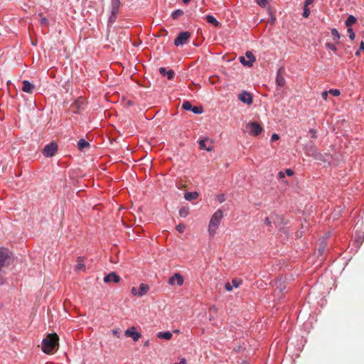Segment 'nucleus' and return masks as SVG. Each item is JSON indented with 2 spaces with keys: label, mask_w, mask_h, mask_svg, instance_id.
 I'll return each instance as SVG.
<instances>
[{
  "label": "nucleus",
  "mask_w": 364,
  "mask_h": 364,
  "mask_svg": "<svg viewBox=\"0 0 364 364\" xmlns=\"http://www.w3.org/2000/svg\"><path fill=\"white\" fill-rule=\"evenodd\" d=\"M198 193L196 191L194 192H186L184 194V198L186 200L191 201L192 200H195L198 197Z\"/></svg>",
  "instance_id": "aec40b11"
},
{
  "label": "nucleus",
  "mask_w": 364,
  "mask_h": 364,
  "mask_svg": "<svg viewBox=\"0 0 364 364\" xmlns=\"http://www.w3.org/2000/svg\"><path fill=\"white\" fill-rule=\"evenodd\" d=\"M328 94H329L328 91H326H326L322 92V93H321V97H322V98H323L324 100H327V98H328Z\"/></svg>",
  "instance_id": "79ce46f5"
},
{
  "label": "nucleus",
  "mask_w": 364,
  "mask_h": 364,
  "mask_svg": "<svg viewBox=\"0 0 364 364\" xmlns=\"http://www.w3.org/2000/svg\"><path fill=\"white\" fill-rule=\"evenodd\" d=\"M85 269V265L84 264V258L79 257L77 259V264L75 266L76 271H83Z\"/></svg>",
  "instance_id": "a211bd4d"
},
{
  "label": "nucleus",
  "mask_w": 364,
  "mask_h": 364,
  "mask_svg": "<svg viewBox=\"0 0 364 364\" xmlns=\"http://www.w3.org/2000/svg\"><path fill=\"white\" fill-rule=\"evenodd\" d=\"M326 48L331 50H333V51H336L337 50L336 47L335 45L331 43H327L326 44Z\"/></svg>",
  "instance_id": "e433bc0d"
},
{
  "label": "nucleus",
  "mask_w": 364,
  "mask_h": 364,
  "mask_svg": "<svg viewBox=\"0 0 364 364\" xmlns=\"http://www.w3.org/2000/svg\"><path fill=\"white\" fill-rule=\"evenodd\" d=\"M246 127L247 132L253 136H258L263 130L261 125L257 122H249Z\"/></svg>",
  "instance_id": "20e7f679"
},
{
  "label": "nucleus",
  "mask_w": 364,
  "mask_h": 364,
  "mask_svg": "<svg viewBox=\"0 0 364 364\" xmlns=\"http://www.w3.org/2000/svg\"><path fill=\"white\" fill-rule=\"evenodd\" d=\"M314 0H305L304 6H308L309 5L311 4Z\"/></svg>",
  "instance_id": "09e8293b"
},
{
  "label": "nucleus",
  "mask_w": 364,
  "mask_h": 364,
  "mask_svg": "<svg viewBox=\"0 0 364 364\" xmlns=\"http://www.w3.org/2000/svg\"><path fill=\"white\" fill-rule=\"evenodd\" d=\"M149 345V341H146L145 343H144V346H148Z\"/></svg>",
  "instance_id": "13d9d810"
},
{
  "label": "nucleus",
  "mask_w": 364,
  "mask_h": 364,
  "mask_svg": "<svg viewBox=\"0 0 364 364\" xmlns=\"http://www.w3.org/2000/svg\"><path fill=\"white\" fill-rule=\"evenodd\" d=\"M364 50V42L361 41L360 43L359 50L355 52V55H358L360 54V50Z\"/></svg>",
  "instance_id": "58836bf2"
},
{
  "label": "nucleus",
  "mask_w": 364,
  "mask_h": 364,
  "mask_svg": "<svg viewBox=\"0 0 364 364\" xmlns=\"http://www.w3.org/2000/svg\"><path fill=\"white\" fill-rule=\"evenodd\" d=\"M223 218V212L220 209L217 210L212 215L208 225V232L210 236L215 235Z\"/></svg>",
  "instance_id": "f03ea898"
},
{
  "label": "nucleus",
  "mask_w": 364,
  "mask_h": 364,
  "mask_svg": "<svg viewBox=\"0 0 364 364\" xmlns=\"http://www.w3.org/2000/svg\"><path fill=\"white\" fill-rule=\"evenodd\" d=\"M206 141H207V139H202L199 140L198 144H199L200 149L206 150L208 151H213V146L210 145V146H207L206 144H205Z\"/></svg>",
  "instance_id": "f3484780"
},
{
  "label": "nucleus",
  "mask_w": 364,
  "mask_h": 364,
  "mask_svg": "<svg viewBox=\"0 0 364 364\" xmlns=\"http://www.w3.org/2000/svg\"><path fill=\"white\" fill-rule=\"evenodd\" d=\"M356 18L353 15H349L346 19L345 24L348 28H350L353 24L356 22Z\"/></svg>",
  "instance_id": "5701e85b"
},
{
  "label": "nucleus",
  "mask_w": 364,
  "mask_h": 364,
  "mask_svg": "<svg viewBox=\"0 0 364 364\" xmlns=\"http://www.w3.org/2000/svg\"><path fill=\"white\" fill-rule=\"evenodd\" d=\"M225 289L228 291H230L232 290L233 287L232 286V284L229 282L226 283L225 285Z\"/></svg>",
  "instance_id": "a19ab883"
},
{
  "label": "nucleus",
  "mask_w": 364,
  "mask_h": 364,
  "mask_svg": "<svg viewBox=\"0 0 364 364\" xmlns=\"http://www.w3.org/2000/svg\"><path fill=\"white\" fill-rule=\"evenodd\" d=\"M84 104H85L84 100L82 98H78L73 102L72 106L73 108H75L77 110H80V109L84 108Z\"/></svg>",
  "instance_id": "6ab92c4d"
},
{
  "label": "nucleus",
  "mask_w": 364,
  "mask_h": 364,
  "mask_svg": "<svg viewBox=\"0 0 364 364\" xmlns=\"http://www.w3.org/2000/svg\"><path fill=\"white\" fill-rule=\"evenodd\" d=\"M218 200L219 203H220L224 202L225 200V196L224 195L219 196Z\"/></svg>",
  "instance_id": "de8ad7c7"
},
{
  "label": "nucleus",
  "mask_w": 364,
  "mask_h": 364,
  "mask_svg": "<svg viewBox=\"0 0 364 364\" xmlns=\"http://www.w3.org/2000/svg\"><path fill=\"white\" fill-rule=\"evenodd\" d=\"M183 282H184L183 277L179 273L174 274L168 279V284L170 285H174L175 284H176L178 286H182L183 284Z\"/></svg>",
  "instance_id": "1a4fd4ad"
},
{
  "label": "nucleus",
  "mask_w": 364,
  "mask_h": 364,
  "mask_svg": "<svg viewBox=\"0 0 364 364\" xmlns=\"http://www.w3.org/2000/svg\"><path fill=\"white\" fill-rule=\"evenodd\" d=\"M238 98L243 103H245L248 105H250L252 103V97L247 92L244 91L242 93H240L238 96Z\"/></svg>",
  "instance_id": "9b49d317"
},
{
  "label": "nucleus",
  "mask_w": 364,
  "mask_h": 364,
  "mask_svg": "<svg viewBox=\"0 0 364 364\" xmlns=\"http://www.w3.org/2000/svg\"><path fill=\"white\" fill-rule=\"evenodd\" d=\"M179 215L182 218H186L189 214V208L188 207H182L178 211Z\"/></svg>",
  "instance_id": "393cba45"
},
{
  "label": "nucleus",
  "mask_w": 364,
  "mask_h": 364,
  "mask_svg": "<svg viewBox=\"0 0 364 364\" xmlns=\"http://www.w3.org/2000/svg\"><path fill=\"white\" fill-rule=\"evenodd\" d=\"M172 333L170 331L159 332L157 335L158 338L161 339L170 340L172 338Z\"/></svg>",
  "instance_id": "4be33fe9"
},
{
  "label": "nucleus",
  "mask_w": 364,
  "mask_h": 364,
  "mask_svg": "<svg viewBox=\"0 0 364 364\" xmlns=\"http://www.w3.org/2000/svg\"><path fill=\"white\" fill-rule=\"evenodd\" d=\"M159 73L161 75L166 77L168 80H171L174 77V72L173 70L170 69V70H167L164 67H161L159 68Z\"/></svg>",
  "instance_id": "4468645a"
},
{
  "label": "nucleus",
  "mask_w": 364,
  "mask_h": 364,
  "mask_svg": "<svg viewBox=\"0 0 364 364\" xmlns=\"http://www.w3.org/2000/svg\"><path fill=\"white\" fill-rule=\"evenodd\" d=\"M230 284H232V287L237 288L240 285L241 282L237 279H234L232 280Z\"/></svg>",
  "instance_id": "72a5a7b5"
},
{
  "label": "nucleus",
  "mask_w": 364,
  "mask_h": 364,
  "mask_svg": "<svg viewBox=\"0 0 364 364\" xmlns=\"http://www.w3.org/2000/svg\"><path fill=\"white\" fill-rule=\"evenodd\" d=\"M190 36L191 33L188 31L181 32L175 38L174 45L176 46H180L186 44Z\"/></svg>",
  "instance_id": "423d86ee"
},
{
  "label": "nucleus",
  "mask_w": 364,
  "mask_h": 364,
  "mask_svg": "<svg viewBox=\"0 0 364 364\" xmlns=\"http://www.w3.org/2000/svg\"><path fill=\"white\" fill-rule=\"evenodd\" d=\"M112 333L116 336L117 338H119L120 333L118 330L114 329L112 330Z\"/></svg>",
  "instance_id": "3c124183"
},
{
  "label": "nucleus",
  "mask_w": 364,
  "mask_h": 364,
  "mask_svg": "<svg viewBox=\"0 0 364 364\" xmlns=\"http://www.w3.org/2000/svg\"><path fill=\"white\" fill-rule=\"evenodd\" d=\"M285 173H287L288 176H291L294 175V171L291 169H287Z\"/></svg>",
  "instance_id": "a18cd8bd"
},
{
  "label": "nucleus",
  "mask_w": 364,
  "mask_h": 364,
  "mask_svg": "<svg viewBox=\"0 0 364 364\" xmlns=\"http://www.w3.org/2000/svg\"><path fill=\"white\" fill-rule=\"evenodd\" d=\"M310 9L308 8V6H304V11H303V14L302 16L304 17V18H307L310 15Z\"/></svg>",
  "instance_id": "f704fd0d"
},
{
  "label": "nucleus",
  "mask_w": 364,
  "mask_h": 364,
  "mask_svg": "<svg viewBox=\"0 0 364 364\" xmlns=\"http://www.w3.org/2000/svg\"><path fill=\"white\" fill-rule=\"evenodd\" d=\"M283 70H284L283 67L279 68V69L277 70V77H276V83L278 86H279L281 87H284L286 83V80L282 74Z\"/></svg>",
  "instance_id": "9d476101"
},
{
  "label": "nucleus",
  "mask_w": 364,
  "mask_h": 364,
  "mask_svg": "<svg viewBox=\"0 0 364 364\" xmlns=\"http://www.w3.org/2000/svg\"><path fill=\"white\" fill-rule=\"evenodd\" d=\"M59 338L56 333H50L42 341V350L47 354L53 353L58 346Z\"/></svg>",
  "instance_id": "f257e3e1"
},
{
  "label": "nucleus",
  "mask_w": 364,
  "mask_h": 364,
  "mask_svg": "<svg viewBox=\"0 0 364 364\" xmlns=\"http://www.w3.org/2000/svg\"><path fill=\"white\" fill-rule=\"evenodd\" d=\"M210 310L216 311V310H217V309H216V307H215V306H212V307L210 308Z\"/></svg>",
  "instance_id": "4d7b16f0"
},
{
  "label": "nucleus",
  "mask_w": 364,
  "mask_h": 364,
  "mask_svg": "<svg viewBox=\"0 0 364 364\" xmlns=\"http://www.w3.org/2000/svg\"><path fill=\"white\" fill-rule=\"evenodd\" d=\"M245 55L248 60H247L245 57L241 56L240 57V62L244 65L252 67L253 65V63L256 60L255 57L251 51H247Z\"/></svg>",
  "instance_id": "0eeeda50"
},
{
  "label": "nucleus",
  "mask_w": 364,
  "mask_h": 364,
  "mask_svg": "<svg viewBox=\"0 0 364 364\" xmlns=\"http://www.w3.org/2000/svg\"><path fill=\"white\" fill-rule=\"evenodd\" d=\"M331 33L333 41L338 42L341 38V36H340L338 30L336 28H332L331 30Z\"/></svg>",
  "instance_id": "a878e982"
},
{
  "label": "nucleus",
  "mask_w": 364,
  "mask_h": 364,
  "mask_svg": "<svg viewBox=\"0 0 364 364\" xmlns=\"http://www.w3.org/2000/svg\"><path fill=\"white\" fill-rule=\"evenodd\" d=\"M264 223L267 225H270L272 224V222L270 220V218L267 217L265 218L264 219Z\"/></svg>",
  "instance_id": "8fccbe9b"
},
{
  "label": "nucleus",
  "mask_w": 364,
  "mask_h": 364,
  "mask_svg": "<svg viewBox=\"0 0 364 364\" xmlns=\"http://www.w3.org/2000/svg\"><path fill=\"white\" fill-rule=\"evenodd\" d=\"M115 18H116V16H113L112 14L111 16L109 17V21L111 22V23H113L115 21Z\"/></svg>",
  "instance_id": "5fc2aeb1"
},
{
  "label": "nucleus",
  "mask_w": 364,
  "mask_h": 364,
  "mask_svg": "<svg viewBox=\"0 0 364 364\" xmlns=\"http://www.w3.org/2000/svg\"><path fill=\"white\" fill-rule=\"evenodd\" d=\"M124 335L127 337L132 338L134 341H137L141 336V334L136 331L134 326L127 328L124 332Z\"/></svg>",
  "instance_id": "6e6552de"
},
{
  "label": "nucleus",
  "mask_w": 364,
  "mask_h": 364,
  "mask_svg": "<svg viewBox=\"0 0 364 364\" xmlns=\"http://www.w3.org/2000/svg\"><path fill=\"white\" fill-rule=\"evenodd\" d=\"M191 111L194 113V114H201L203 112V109L202 107L200 106H195V107H192V109Z\"/></svg>",
  "instance_id": "cd10ccee"
},
{
  "label": "nucleus",
  "mask_w": 364,
  "mask_h": 364,
  "mask_svg": "<svg viewBox=\"0 0 364 364\" xmlns=\"http://www.w3.org/2000/svg\"><path fill=\"white\" fill-rule=\"evenodd\" d=\"M184 12L182 9H176L172 12L171 16L173 19L178 18L179 16L183 15Z\"/></svg>",
  "instance_id": "bb28decb"
},
{
  "label": "nucleus",
  "mask_w": 364,
  "mask_h": 364,
  "mask_svg": "<svg viewBox=\"0 0 364 364\" xmlns=\"http://www.w3.org/2000/svg\"><path fill=\"white\" fill-rule=\"evenodd\" d=\"M40 23L41 25H46L48 23V21L46 17H41L40 19Z\"/></svg>",
  "instance_id": "ea45409f"
},
{
  "label": "nucleus",
  "mask_w": 364,
  "mask_h": 364,
  "mask_svg": "<svg viewBox=\"0 0 364 364\" xmlns=\"http://www.w3.org/2000/svg\"><path fill=\"white\" fill-rule=\"evenodd\" d=\"M279 139V136L277 134H273L271 136V141H277Z\"/></svg>",
  "instance_id": "37998d69"
},
{
  "label": "nucleus",
  "mask_w": 364,
  "mask_h": 364,
  "mask_svg": "<svg viewBox=\"0 0 364 364\" xmlns=\"http://www.w3.org/2000/svg\"><path fill=\"white\" fill-rule=\"evenodd\" d=\"M77 146L79 149L82 150L85 147L90 146V144L84 139H80L77 142Z\"/></svg>",
  "instance_id": "b1692460"
},
{
  "label": "nucleus",
  "mask_w": 364,
  "mask_h": 364,
  "mask_svg": "<svg viewBox=\"0 0 364 364\" xmlns=\"http://www.w3.org/2000/svg\"><path fill=\"white\" fill-rule=\"evenodd\" d=\"M312 156L316 159H321L322 158V154L317 152V151L316 149H314L313 151V154H312Z\"/></svg>",
  "instance_id": "c9c22d12"
},
{
  "label": "nucleus",
  "mask_w": 364,
  "mask_h": 364,
  "mask_svg": "<svg viewBox=\"0 0 364 364\" xmlns=\"http://www.w3.org/2000/svg\"><path fill=\"white\" fill-rule=\"evenodd\" d=\"M173 364H186V360L185 358H181L178 363H175Z\"/></svg>",
  "instance_id": "603ef678"
},
{
  "label": "nucleus",
  "mask_w": 364,
  "mask_h": 364,
  "mask_svg": "<svg viewBox=\"0 0 364 364\" xmlns=\"http://www.w3.org/2000/svg\"><path fill=\"white\" fill-rule=\"evenodd\" d=\"M22 84H23L22 90L24 92L33 93V92L35 89L34 85H33L28 80H23L22 82Z\"/></svg>",
  "instance_id": "ddd939ff"
},
{
  "label": "nucleus",
  "mask_w": 364,
  "mask_h": 364,
  "mask_svg": "<svg viewBox=\"0 0 364 364\" xmlns=\"http://www.w3.org/2000/svg\"><path fill=\"white\" fill-rule=\"evenodd\" d=\"M131 291L133 295L138 296V290L135 287H132Z\"/></svg>",
  "instance_id": "49530a36"
},
{
  "label": "nucleus",
  "mask_w": 364,
  "mask_h": 364,
  "mask_svg": "<svg viewBox=\"0 0 364 364\" xmlns=\"http://www.w3.org/2000/svg\"><path fill=\"white\" fill-rule=\"evenodd\" d=\"M6 272L3 269H0V285H2L5 283L6 279H5Z\"/></svg>",
  "instance_id": "c85d7f7f"
},
{
  "label": "nucleus",
  "mask_w": 364,
  "mask_h": 364,
  "mask_svg": "<svg viewBox=\"0 0 364 364\" xmlns=\"http://www.w3.org/2000/svg\"><path fill=\"white\" fill-rule=\"evenodd\" d=\"M191 0H183V2L186 4H188Z\"/></svg>",
  "instance_id": "6e6d98bb"
},
{
  "label": "nucleus",
  "mask_w": 364,
  "mask_h": 364,
  "mask_svg": "<svg viewBox=\"0 0 364 364\" xmlns=\"http://www.w3.org/2000/svg\"><path fill=\"white\" fill-rule=\"evenodd\" d=\"M149 287L146 284H141L138 290V296H144L149 291Z\"/></svg>",
  "instance_id": "dca6fc26"
},
{
  "label": "nucleus",
  "mask_w": 364,
  "mask_h": 364,
  "mask_svg": "<svg viewBox=\"0 0 364 364\" xmlns=\"http://www.w3.org/2000/svg\"><path fill=\"white\" fill-rule=\"evenodd\" d=\"M14 261L11 252L6 248L0 247V269L9 266Z\"/></svg>",
  "instance_id": "7ed1b4c3"
},
{
  "label": "nucleus",
  "mask_w": 364,
  "mask_h": 364,
  "mask_svg": "<svg viewBox=\"0 0 364 364\" xmlns=\"http://www.w3.org/2000/svg\"><path fill=\"white\" fill-rule=\"evenodd\" d=\"M185 229L186 226L184 225L179 224L176 226V230L181 233L183 232Z\"/></svg>",
  "instance_id": "4c0bfd02"
},
{
  "label": "nucleus",
  "mask_w": 364,
  "mask_h": 364,
  "mask_svg": "<svg viewBox=\"0 0 364 364\" xmlns=\"http://www.w3.org/2000/svg\"><path fill=\"white\" fill-rule=\"evenodd\" d=\"M329 94L332 95L333 96H339L340 94H341V92L338 89H331L329 90H328Z\"/></svg>",
  "instance_id": "2f4dec72"
},
{
  "label": "nucleus",
  "mask_w": 364,
  "mask_h": 364,
  "mask_svg": "<svg viewBox=\"0 0 364 364\" xmlns=\"http://www.w3.org/2000/svg\"><path fill=\"white\" fill-rule=\"evenodd\" d=\"M205 19H206L207 22L213 24L215 27H218L220 25V23L218 22V21L212 15H207L205 16Z\"/></svg>",
  "instance_id": "412c9836"
},
{
  "label": "nucleus",
  "mask_w": 364,
  "mask_h": 364,
  "mask_svg": "<svg viewBox=\"0 0 364 364\" xmlns=\"http://www.w3.org/2000/svg\"><path fill=\"white\" fill-rule=\"evenodd\" d=\"M255 2L261 7L264 8L270 0H255Z\"/></svg>",
  "instance_id": "7c9ffc66"
},
{
  "label": "nucleus",
  "mask_w": 364,
  "mask_h": 364,
  "mask_svg": "<svg viewBox=\"0 0 364 364\" xmlns=\"http://www.w3.org/2000/svg\"><path fill=\"white\" fill-rule=\"evenodd\" d=\"M278 176L279 178H283L285 176V173L283 171H279Z\"/></svg>",
  "instance_id": "864d4df0"
},
{
  "label": "nucleus",
  "mask_w": 364,
  "mask_h": 364,
  "mask_svg": "<svg viewBox=\"0 0 364 364\" xmlns=\"http://www.w3.org/2000/svg\"><path fill=\"white\" fill-rule=\"evenodd\" d=\"M182 107L185 110H191V111L193 106L190 102L185 101L182 105Z\"/></svg>",
  "instance_id": "c756f323"
},
{
  "label": "nucleus",
  "mask_w": 364,
  "mask_h": 364,
  "mask_svg": "<svg viewBox=\"0 0 364 364\" xmlns=\"http://www.w3.org/2000/svg\"><path fill=\"white\" fill-rule=\"evenodd\" d=\"M347 32L348 33L350 39V40H354V38L355 37V33L353 32V28L351 27L350 28H348Z\"/></svg>",
  "instance_id": "473e14b6"
},
{
  "label": "nucleus",
  "mask_w": 364,
  "mask_h": 364,
  "mask_svg": "<svg viewBox=\"0 0 364 364\" xmlns=\"http://www.w3.org/2000/svg\"><path fill=\"white\" fill-rule=\"evenodd\" d=\"M120 5L119 0H112V5H111V14L113 16H115L117 14L119 11Z\"/></svg>",
  "instance_id": "2eb2a0df"
},
{
  "label": "nucleus",
  "mask_w": 364,
  "mask_h": 364,
  "mask_svg": "<svg viewBox=\"0 0 364 364\" xmlns=\"http://www.w3.org/2000/svg\"><path fill=\"white\" fill-rule=\"evenodd\" d=\"M104 282L105 283H109L111 282H113L114 283H118L120 281V277L115 273V272H111L106 275L104 279Z\"/></svg>",
  "instance_id": "f8f14e48"
},
{
  "label": "nucleus",
  "mask_w": 364,
  "mask_h": 364,
  "mask_svg": "<svg viewBox=\"0 0 364 364\" xmlns=\"http://www.w3.org/2000/svg\"><path fill=\"white\" fill-rule=\"evenodd\" d=\"M58 150V145L55 142H51L43 148L42 153L46 157H52L53 156Z\"/></svg>",
  "instance_id": "39448f33"
},
{
  "label": "nucleus",
  "mask_w": 364,
  "mask_h": 364,
  "mask_svg": "<svg viewBox=\"0 0 364 364\" xmlns=\"http://www.w3.org/2000/svg\"><path fill=\"white\" fill-rule=\"evenodd\" d=\"M309 132L311 134V137L312 138H316V130H314V129H311L309 130Z\"/></svg>",
  "instance_id": "c03bdc74"
}]
</instances>
